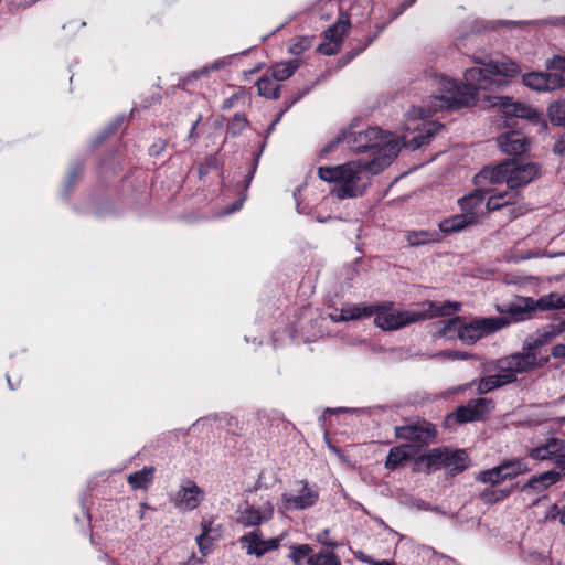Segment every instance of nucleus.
I'll use <instances>...</instances> for the list:
<instances>
[{"mask_svg": "<svg viewBox=\"0 0 565 565\" xmlns=\"http://www.w3.org/2000/svg\"><path fill=\"white\" fill-rule=\"evenodd\" d=\"M405 148H409L412 151L418 150L423 143H401Z\"/></svg>", "mask_w": 565, "mask_h": 565, "instance_id": "nucleus-62", "label": "nucleus"}, {"mask_svg": "<svg viewBox=\"0 0 565 565\" xmlns=\"http://www.w3.org/2000/svg\"><path fill=\"white\" fill-rule=\"evenodd\" d=\"M361 125L359 118L353 119L350 125L342 129L333 141H425L436 137L445 129V126L438 121H420L414 126L418 132L407 139L406 136L395 137L392 132L385 131L380 127H370L365 130H358Z\"/></svg>", "mask_w": 565, "mask_h": 565, "instance_id": "nucleus-5", "label": "nucleus"}, {"mask_svg": "<svg viewBox=\"0 0 565 565\" xmlns=\"http://www.w3.org/2000/svg\"><path fill=\"white\" fill-rule=\"evenodd\" d=\"M493 401L491 398L479 397L469 401L466 405L458 406L452 413L447 415V423L467 424L482 420L492 409Z\"/></svg>", "mask_w": 565, "mask_h": 565, "instance_id": "nucleus-10", "label": "nucleus"}, {"mask_svg": "<svg viewBox=\"0 0 565 565\" xmlns=\"http://www.w3.org/2000/svg\"><path fill=\"white\" fill-rule=\"evenodd\" d=\"M481 499L487 503H495L500 501V497H498V491H483L481 493Z\"/></svg>", "mask_w": 565, "mask_h": 565, "instance_id": "nucleus-48", "label": "nucleus"}, {"mask_svg": "<svg viewBox=\"0 0 565 565\" xmlns=\"http://www.w3.org/2000/svg\"><path fill=\"white\" fill-rule=\"evenodd\" d=\"M379 310L374 313V323L382 330H397L411 323L426 319L447 317L460 310L461 303L456 301H424L418 310L393 311L392 302L379 305Z\"/></svg>", "mask_w": 565, "mask_h": 565, "instance_id": "nucleus-4", "label": "nucleus"}, {"mask_svg": "<svg viewBox=\"0 0 565 565\" xmlns=\"http://www.w3.org/2000/svg\"><path fill=\"white\" fill-rule=\"evenodd\" d=\"M559 522L565 525V507L558 512Z\"/></svg>", "mask_w": 565, "mask_h": 565, "instance_id": "nucleus-64", "label": "nucleus"}, {"mask_svg": "<svg viewBox=\"0 0 565 565\" xmlns=\"http://www.w3.org/2000/svg\"><path fill=\"white\" fill-rule=\"evenodd\" d=\"M550 362V356H539L534 350H527L526 343L523 341L522 351L513 353L504 359H501L499 363L503 365H510L511 370L518 374L527 373L535 369H541Z\"/></svg>", "mask_w": 565, "mask_h": 565, "instance_id": "nucleus-11", "label": "nucleus"}, {"mask_svg": "<svg viewBox=\"0 0 565 565\" xmlns=\"http://www.w3.org/2000/svg\"><path fill=\"white\" fill-rule=\"evenodd\" d=\"M399 143H364L359 146L358 153H367L366 158L348 161L334 167H320L318 175L321 180L334 183L337 198L353 199L364 194L374 175L381 173L398 156Z\"/></svg>", "mask_w": 565, "mask_h": 565, "instance_id": "nucleus-2", "label": "nucleus"}, {"mask_svg": "<svg viewBox=\"0 0 565 565\" xmlns=\"http://www.w3.org/2000/svg\"><path fill=\"white\" fill-rule=\"evenodd\" d=\"M236 95L231 96L230 98H226L222 104V109H230L234 105V100H236Z\"/></svg>", "mask_w": 565, "mask_h": 565, "instance_id": "nucleus-59", "label": "nucleus"}, {"mask_svg": "<svg viewBox=\"0 0 565 565\" xmlns=\"http://www.w3.org/2000/svg\"><path fill=\"white\" fill-rule=\"evenodd\" d=\"M258 94L267 98H278L280 93V85L274 78L262 77L256 83Z\"/></svg>", "mask_w": 565, "mask_h": 565, "instance_id": "nucleus-31", "label": "nucleus"}, {"mask_svg": "<svg viewBox=\"0 0 565 565\" xmlns=\"http://www.w3.org/2000/svg\"><path fill=\"white\" fill-rule=\"evenodd\" d=\"M481 67L465 72V83L445 76L436 77L435 85L440 96L434 97V110L446 108L458 110L475 104L479 90H498L508 84L509 77L520 74V66L513 61L476 60Z\"/></svg>", "mask_w": 565, "mask_h": 565, "instance_id": "nucleus-1", "label": "nucleus"}, {"mask_svg": "<svg viewBox=\"0 0 565 565\" xmlns=\"http://www.w3.org/2000/svg\"><path fill=\"white\" fill-rule=\"evenodd\" d=\"M359 558L363 562V563H366L369 565H376V564H381L382 561H376L374 559L372 556L370 555H366L362 552L359 553Z\"/></svg>", "mask_w": 565, "mask_h": 565, "instance_id": "nucleus-56", "label": "nucleus"}, {"mask_svg": "<svg viewBox=\"0 0 565 565\" xmlns=\"http://www.w3.org/2000/svg\"><path fill=\"white\" fill-rule=\"evenodd\" d=\"M406 241L409 246L412 247H418L422 245H426L429 243H437L440 241V234L438 231H428V230H420V231H412L408 232L406 235Z\"/></svg>", "mask_w": 565, "mask_h": 565, "instance_id": "nucleus-24", "label": "nucleus"}, {"mask_svg": "<svg viewBox=\"0 0 565 565\" xmlns=\"http://www.w3.org/2000/svg\"><path fill=\"white\" fill-rule=\"evenodd\" d=\"M224 163V159L221 157L220 150L215 154H211L199 167V177L203 179L205 175L214 170H217Z\"/></svg>", "mask_w": 565, "mask_h": 565, "instance_id": "nucleus-32", "label": "nucleus"}, {"mask_svg": "<svg viewBox=\"0 0 565 565\" xmlns=\"http://www.w3.org/2000/svg\"><path fill=\"white\" fill-rule=\"evenodd\" d=\"M130 120V116L125 114L115 117L100 132L97 141H105L107 139H114L121 137V134L127 128Z\"/></svg>", "mask_w": 565, "mask_h": 565, "instance_id": "nucleus-22", "label": "nucleus"}, {"mask_svg": "<svg viewBox=\"0 0 565 565\" xmlns=\"http://www.w3.org/2000/svg\"><path fill=\"white\" fill-rule=\"evenodd\" d=\"M299 494L284 493L281 495L282 504L286 510H305L313 507L319 494L311 489L306 481H299Z\"/></svg>", "mask_w": 565, "mask_h": 565, "instance_id": "nucleus-13", "label": "nucleus"}, {"mask_svg": "<svg viewBox=\"0 0 565 565\" xmlns=\"http://www.w3.org/2000/svg\"><path fill=\"white\" fill-rule=\"evenodd\" d=\"M196 542H198V544H199V546H200V550H201V551H204V550L207 547V546H206V542H207V532H206L205 530L202 532V534H201V535H199V536L196 537Z\"/></svg>", "mask_w": 565, "mask_h": 565, "instance_id": "nucleus-57", "label": "nucleus"}, {"mask_svg": "<svg viewBox=\"0 0 565 565\" xmlns=\"http://www.w3.org/2000/svg\"><path fill=\"white\" fill-rule=\"evenodd\" d=\"M290 554L288 557L292 561L295 565H301L303 558H309L312 552V548L308 544H299L290 546Z\"/></svg>", "mask_w": 565, "mask_h": 565, "instance_id": "nucleus-38", "label": "nucleus"}, {"mask_svg": "<svg viewBox=\"0 0 565 565\" xmlns=\"http://www.w3.org/2000/svg\"><path fill=\"white\" fill-rule=\"evenodd\" d=\"M501 465L503 478L513 479L529 470L527 463L523 459L505 460Z\"/></svg>", "mask_w": 565, "mask_h": 565, "instance_id": "nucleus-29", "label": "nucleus"}, {"mask_svg": "<svg viewBox=\"0 0 565 565\" xmlns=\"http://www.w3.org/2000/svg\"><path fill=\"white\" fill-rule=\"evenodd\" d=\"M154 468L143 467L141 470L136 471L128 476V483L132 489H148L153 480Z\"/></svg>", "mask_w": 565, "mask_h": 565, "instance_id": "nucleus-28", "label": "nucleus"}, {"mask_svg": "<svg viewBox=\"0 0 565 565\" xmlns=\"http://www.w3.org/2000/svg\"><path fill=\"white\" fill-rule=\"evenodd\" d=\"M247 125L248 120L245 115L236 114L227 125L226 136L230 138H237Z\"/></svg>", "mask_w": 565, "mask_h": 565, "instance_id": "nucleus-35", "label": "nucleus"}, {"mask_svg": "<svg viewBox=\"0 0 565 565\" xmlns=\"http://www.w3.org/2000/svg\"><path fill=\"white\" fill-rule=\"evenodd\" d=\"M414 455L415 452H413V450L409 449V445H399L392 447L386 457L385 468L390 470H395L404 462L408 461Z\"/></svg>", "mask_w": 565, "mask_h": 565, "instance_id": "nucleus-20", "label": "nucleus"}, {"mask_svg": "<svg viewBox=\"0 0 565 565\" xmlns=\"http://www.w3.org/2000/svg\"><path fill=\"white\" fill-rule=\"evenodd\" d=\"M300 64L301 61L299 58L276 63L271 67V76L275 81L288 79L300 67Z\"/></svg>", "mask_w": 565, "mask_h": 565, "instance_id": "nucleus-26", "label": "nucleus"}, {"mask_svg": "<svg viewBox=\"0 0 565 565\" xmlns=\"http://www.w3.org/2000/svg\"><path fill=\"white\" fill-rule=\"evenodd\" d=\"M530 143H499L500 149L512 158L491 167H484L477 175L478 180H487L490 183H505L510 191L497 192L489 196L487 210L499 211L505 206L515 204L520 192L518 189L532 182L539 174L541 167L537 163L526 161L521 154L529 150Z\"/></svg>", "mask_w": 565, "mask_h": 565, "instance_id": "nucleus-3", "label": "nucleus"}, {"mask_svg": "<svg viewBox=\"0 0 565 565\" xmlns=\"http://www.w3.org/2000/svg\"><path fill=\"white\" fill-rule=\"evenodd\" d=\"M416 2V0H405L404 2H402L397 10L393 13L392 15V20L393 19H396L398 15H401L406 9L411 8L414 3Z\"/></svg>", "mask_w": 565, "mask_h": 565, "instance_id": "nucleus-49", "label": "nucleus"}, {"mask_svg": "<svg viewBox=\"0 0 565 565\" xmlns=\"http://www.w3.org/2000/svg\"><path fill=\"white\" fill-rule=\"evenodd\" d=\"M529 559L532 565H554L552 559L536 552L529 554Z\"/></svg>", "mask_w": 565, "mask_h": 565, "instance_id": "nucleus-47", "label": "nucleus"}, {"mask_svg": "<svg viewBox=\"0 0 565 565\" xmlns=\"http://www.w3.org/2000/svg\"><path fill=\"white\" fill-rule=\"evenodd\" d=\"M265 145L266 143H262L259 149L256 152L250 154V162L248 164V171H247V174H246L245 180H244V189L245 190H247L248 186L252 183V180H253L254 174H255V172L257 170V167H258L259 159H260V157H262V154L264 152Z\"/></svg>", "mask_w": 565, "mask_h": 565, "instance_id": "nucleus-39", "label": "nucleus"}, {"mask_svg": "<svg viewBox=\"0 0 565 565\" xmlns=\"http://www.w3.org/2000/svg\"><path fill=\"white\" fill-rule=\"evenodd\" d=\"M495 141H530L529 138L519 130L509 129L495 138Z\"/></svg>", "mask_w": 565, "mask_h": 565, "instance_id": "nucleus-43", "label": "nucleus"}, {"mask_svg": "<svg viewBox=\"0 0 565 565\" xmlns=\"http://www.w3.org/2000/svg\"><path fill=\"white\" fill-rule=\"evenodd\" d=\"M239 542L247 548V554L260 557L268 552L265 541L260 537V531L256 530L239 539Z\"/></svg>", "mask_w": 565, "mask_h": 565, "instance_id": "nucleus-21", "label": "nucleus"}, {"mask_svg": "<svg viewBox=\"0 0 565 565\" xmlns=\"http://www.w3.org/2000/svg\"><path fill=\"white\" fill-rule=\"evenodd\" d=\"M265 545L268 547V552L277 550L279 547V540L278 539H270L268 541H265Z\"/></svg>", "mask_w": 565, "mask_h": 565, "instance_id": "nucleus-58", "label": "nucleus"}, {"mask_svg": "<svg viewBox=\"0 0 565 565\" xmlns=\"http://www.w3.org/2000/svg\"><path fill=\"white\" fill-rule=\"evenodd\" d=\"M328 536L329 535V530L326 529L324 531H322L320 534H318V541L322 544H326L328 545L329 547H332V548H335L339 546V543L338 542H334V541H328V540H324L322 536Z\"/></svg>", "mask_w": 565, "mask_h": 565, "instance_id": "nucleus-53", "label": "nucleus"}, {"mask_svg": "<svg viewBox=\"0 0 565 565\" xmlns=\"http://www.w3.org/2000/svg\"><path fill=\"white\" fill-rule=\"evenodd\" d=\"M341 44L337 42L329 41L328 43H322L318 46V52L323 55H334L340 51Z\"/></svg>", "mask_w": 565, "mask_h": 565, "instance_id": "nucleus-45", "label": "nucleus"}, {"mask_svg": "<svg viewBox=\"0 0 565 565\" xmlns=\"http://www.w3.org/2000/svg\"><path fill=\"white\" fill-rule=\"evenodd\" d=\"M477 480L483 483H491L492 486L500 483L505 480L503 478L501 465L490 469L483 470L478 473Z\"/></svg>", "mask_w": 565, "mask_h": 565, "instance_id": "nucleus-37", "label": "nucleus"}, {"mask_svg": "<svg viewBox=\"0 0 565 565\" xmlns=\"http://www.w3.org/2000/svg\"><path fill=\"white\" fill-rule=\"evenodd\" d=\"M166 143H152L149 148V154L150 156H159L163 149Z\"/></svg>", "mask_w": 565, "mask_h": 565, "instance_id": "nucleus-55", "label": "nucleus"}, {"mask_svg": "<svg viewBox=\"0 0 565 565\" xmlns=\"http://www.w3.org/2000/svg\"><path fill=\"white\" fill-rule=\"evenodd\" d=\"M512 492V489L509 488V489H502V490H499L498 491V497H500V500L504 499V498H508Z\"/></svg>", "mask_w": 565, "mask_h": 565, "instance_id": "nucleus-61", "label": "nucleus"}, {"mask_svg": "<svg viewBox=\"0 0 565 565\" xmlns=\"http://www.w3.org/2000/svg\"><path fill=\"white\" fill-rule=\"evenodd\" d=\"M349 28H350L349 15L341 14L339 17L338 21L324 31V38L331 42H337V43L341 44L343 34L349 30Z\"/></svg>", "mask_w": 565, "mask_h": 565, "instance_id": "nucleus-27", "label": "nucleus"}, {"mask_svg": "<svg viewBox=\"0 0 565 565\" xmlns=\"http://www.w3.org/2000/svg\"><path fill=\"white\" fill-rule=\"evenodd\" d=\"M379 305H371V306H353L348 309H342L341 315L339 319H335V321H349V320H356L361 318H369L374 316V313L379 310Z\"/></svg>", "mask_w": 565, "mask_h": 565, "instance_id": "nucleus-25", "label": "nucleus"}, {"mask_svg": "<svg viewBox=\"0 0 565 565\" xmlns=\"http://www.w3.org/2000/svg\"><path fill=\"white\" fill-rule=\"evenodd\" d=\"M523 84L537 92L554 90L565 86V77L556 73H529L522 77Z\"/></svg>", "mask_w": 565, "mask_h": 565, "instance_id": "nucleus-14", "label": "nucleus"}, {"mask_svg": "<svg viewBox=\"0 0 565 565\" xmlns=\"http://www.w3.org/2000/svg\"><path fill=\"white\" fill-rule=\"evenodd\" d=\"M488 100L491 107L498 108L502 113L508 128L516 125L515 119H529L539 129L546 127L545 124H541L540 114L524 103L513 102L508 96H491Z\"/></svg>", "mask_w": 565, "mask_h": 565, "instance_id": "nucleus-8", "label": "nucleus"}, {"mask_svg": "<svg viewBox=\"0 0 565 565\" xmlns=\"http://www.w3.org/2000/svg\"><path fill=\"white\" fill-rule=\"evenodd\" d=\"M502 371V373L497 374L495 377H498V382L500 383V386L513 383L516 381V372L511 370L510 365H503L500 363L499 366Z\"/></svg>", "mask_w": 565, "mask_h": 565, "instance_id": "nucleus-42", "label": "nucleus"}, {"mask_svg": "<svg viewBox=\"0 0 565 565\" xmlns=\"http://www.w3.org/2000/svg\"><path fill=\"white\" fill-rule=\"evenodd\" d=\"M484 199V193L482 190H476L469 195L462 196L458 200V203L462 211H475L477 206H479Z\"/></svg>", "mask_w": 565, "mask_h": 565, "instance_id": "nucleus-34", "label": "nucleus"}, {"mask_svg": "<svg viewBox=\"0 0 565 565\" xmlns=\"http://www.w3.org/2000/svg\"><path fill=\"white\" fill-rule=\"evenodd\" d=\"M246 198H247L246 193L243 194L236 202H234L230 207H227L226 214H232V213H235L238 210H241Z\"/></svg>", "mask_w": 565, "mask_h": 565, "instance_id": "nucleus-51", "label": "nucleus"}, {"mask_svg": "<svg viewBox=\"0 0 565 565\" xmlns=\"http://www.w3.org/2000/svg\"><path fill=\"white\" fill-rule=\"evenodd\" d=\"M448 358L455 360V359H458V360H468L469 358H471L472 355L467 353V352H461V351H448L445 353Z\"/></svg>", "mask_w": 565, "mask_h": 565, "instance_id": "nucleus-52", "label": "nucleus"}, {"mask_svg": "<svg viewBox=\"0 0 565 565\" xmlns=\"http://www.w3.org/2000/svg\"><path fill=\"white\" fill-rule=\"evenodd\" d=\"M467 462L468 456L465 450H449L445 468L450 469L452 473H459L466 469Z\"/></svg>", "mask_w": 565, "mask_h": 565, "instance_id": "nucleus-30", "label": "nucleus"}, {"mask_svg": "<svg viewBox=\"0 0 565 565\" xmlns=\"http://www.w3.org/2000/svg\"><path fill=\"white\" fill-rule=\"evenodd\" d=\"M311 46V40L308 38H301L294 41L289 46V52L292 55H299Z\"/></svg>", "mask_w": 565, "mask_h": 565, "instance_id": "nucleus-44", "label": "nucleus"}, {"mask_svg": "<svg viewBox=\"0 0 565 565\" xmlns=\"http://www.w3.org/2000/svg\"><path fill=\"white\" fill-rule=\"evenodd\" d=\"M565 449V441L557 437H552L546 440V443L536 446L529 451V456L533 460L543 461V460H551V459H557L559 455Z\"/></svg>", "mask_w": 565, "mask_h": 565, "instance_id": "nucleus-18", "label": "nucleus"}, {"mask_svg": "<svg viewBox=\"0 0 565 565\" xmlns=\"http://www.w3.org/2000/svg\"><path fill=\"white\" fill-rule=\"evenodd\" d=\"M479 216L476 211H463L461 214H456L450 217L444 218L439 222V232L444 234H452L463 231L470 225L477 224Z\"/></svg>", "mask_w": 565, "mask_h": 565, "instance_id": "nucleus-15", "label": "nucleus"}, {"mask_svg": "<svg viewBox=\"0 0 565 565\" xmlns=\"http://www.w3.org/2000/svg\"><path fill=\"white\" fill-rule=\"evenodd\" d=\"M200 121V118L195 121V124L192 126L191 130H190V135L189 137L190 138H199V135L194 134L195 131V128H196V125L199 124Z\"/></svg>", "mask_w": 565, "mask_h": 565, "instance_id": "nucleus-63", "label": "nucleus"}, {"mask_svg": "<svg viewBox=\"0 0 565 565\" xmlns=\"http://www.w3.org/2000/svg\"><path fill=\"white\" fill-rule=\"evenodd\" d=\"M448 452V449L434 448L427 455L419 457L417 463H425L428 472L445 468Z\"/></svg>", "mask_w": 565, "mask_h": 565, "instance_id": "nucleus-23", "label": "nucleus"}, {"mask_svg": "<svg viewBox=\"0 0 565 565\" xmlns=\"http://www.w3.org/2000/svg\"><path fill=\"white\" fill-rule=\"evenodd\" d=\"M203 497L202 489L194 481L186 479L175 491L172 503L178 510L188 512L198 508Z\"/></svg>", "mask_w": 565, "mask_h": 565, "instance_id": "nucleus-12", "label": "nucleus"}, {"mask_svg": "<svg viewBox=\"0 0 565 565\" xmlns=\"http://www.w3.org/2000/svg\"><path fill=\"white\" fill-rule=\"evenodd\" d=\"M308 565H341V559L333 552L318 553L310 556Z\"/></svg>", "mask_w": 565, "mask_h": 565, "instance_id": "nucleus-36", "label": "nucleus"}, {"mask_svg": "<svg viewBox=\"0 0 565 565\" xmlns=\"http://www.w3.org/2000/svg\"><path fill=\"white\" fill-rule=\"evenodd\" d=\"M274 514V507L267 502L262 509H256L247 505L239 514L238 523L248 526H258L262 523L269 521Z\"/></svg>", "mask_w": 565, "mask_h": 565, "instance_id": "nucleus-17", "label": "nucleus"}, {"mask_svg": "<svg viewBox=\"0 0 565 565\" xmlns=\"http://www.w3.org/2000/svg\"><path fill=\"white\" fill-rule=\"evenodd\" d=\"M553 153L562 156L565 152V143H554Z\"/></svg>", "mask_w": 565, "mask_h": 565, "instance_id": "nucleus-60", "label": "nucleus"}, {"mask_svg": "<svg viewBox=\"0 0 565 565\" xmlns=\"http://www.w3.org/2000/svg\"><path fill=\"white\" fill-rule=\"evenodd\" d=\"M436 435L435 426L427 420H417L395 427L396 438L408 441L409 449L415 454L420 448L428 446Z\"/></svg>", "mask_w": 565, "mask_h": 565, "instance_id": "nucleus-9", "label": "nucleus"}, {"mask_svg": "<svg viewBox=\"0 0 565 565\" xmlns=\"http://www.w3.org/2000/svg\"><path fill=\"white\" fill-rule=\"evenodd\" d=\"M561 480V473L548 470L541 475L531 477L522 487L521 491L526 493H540Z\"/></svg>", "mask_w": 565, "mask_h": 565, "instance_id": "nucleus-19", "label": "nucleus"}, {"mask_svg": "<svg viewBox=\"0 0 565 565\" xmlns=\"http://www.w3.org/2000/svg\"><path fill=\"white\" fill-rule=\"evenodd\" d=\"M564 332V328L558 324H546L536 330L534 334H530L524 339L527 350L535 352L548 343H551L557 335Z\"/></svg>", "mask_w": 565, "mask_h": 565, "instance_id": "nucleus-16", "label": "nucleus"}, {"mask_svg": "<svg viewBox=\"0 0 565 565\" xmlns=\"http://www.w3.org/2000/svg\"><path fill=\"white\" fill-rule=\"evenodd\" d=\"M507 322L493 317L475 318L467 322L463 317H454L444 322L439 335L448 339L456 337L466 344H475L478 340L504 328Z\"/></svg>", "mask_w": 565, "mask_h": 565, "instance_id": "nucleus-7", "label": "nucleus"}, {"mask_svg": "<svg viewBox=\"0 0 565 565\" xmlns=\"http://www.w3.org/2000/svg\"><path fill=\"white\" fill-rule=\"evenodd\" d=\"M551 355L555 359L565 358V344L558 343L551 349Z\"/></svg>", "mask_w": 565, "mask_h": 565, "instance_id": "nucleus-50", "label": "nucleus"}, {"mask_svg": "<svg viewBox=\"0 0 565 565\" xmlns=\"http://www.w3.org/2000/svg\"><path fill=\"white\" fill-rule=\"evenodd\" d=\"M555 465L559 469L558 472L561 473V477H565V454H562L557 457V459L555 460Z\"/></svg>", "mask_w": 565, "mask_h": 565, "instance_id": "nucleus-54", "label": "nucleus"}, {"mask_svg": "<svg viewBox=\"0 0 565 565\" xmlns=\"http://www.w3.org/2000/svg\"><path fill=\"white\" fill-rule=\"evenodd\" d=\"M554 309H565V295L551 292L550 295L534 299L532 297H518L515 301L498 306L497 310L502 315L493 317V319H502L507 323L504 328L511 323L531 320L535 317L536 311H547Z\"/></svg>", "mask_w": 565, "mask_h": 565, "instance_id": "nucleus-6", "label": "nucleus"}, {"mask_svg": "<svg viewBox=\"0 0 565 565\" xmlns=\"http://www.w3.org/2000/svg\"><path fill=\"white\" fill-rule=\"evenodd\" d=\"M547 70H557L565 73V56L555 55L553 58L546 61Z\"/></svg>", "mask_w": 565, "mask_h": 565, "instance_id": "nucleus-46", "label": "nucleus"}, {"mask_svg": "<svg viewBox=\"0 0 565 565\" xmlns=\"http://www.w3.org/2000/svg\"><path fill=\"white\" fill-rule=\"evenodd\" d=\"M498 387H501L498 377L495 375H488L480 380L477 391L479 394H486Z\"/></svg>", "mask_w": 565, "mask_h": 565, "instance_id": "nucleus-41", "label": "nucleus"}, {"mask_svg": "<svg viewBox=\"0 0 565 565\" xmlns=\"http://www.w3.org/2000/svg\"><path fill=\"white\" fill-rule=\"evenodd\" d=\"M83 166L79 161H75L72 163L67 177L64 184V195L67 196L70 191L72 190L75 182L78 180L79 175L82 174Z\"/></svg>", "mask_w": 565, "mask_h": 565, "instance_id": "nucleus-40", "label": "nucleus"}, {"mask_svg": "<svg viewBox=\"0 0 565 565\" xmlns=\"http://www.w3.org/2000/svg\"><path fill=\"white\" fill-rule=\"evenodd\" d=\"M547 114L553 125L565 127V103L556 100L548 106Z\"/></svg>", "mask_w": 565, "mask_h": 565, "instance_id": "nucleus-33", "label": "nucleus"}]
</instances>
